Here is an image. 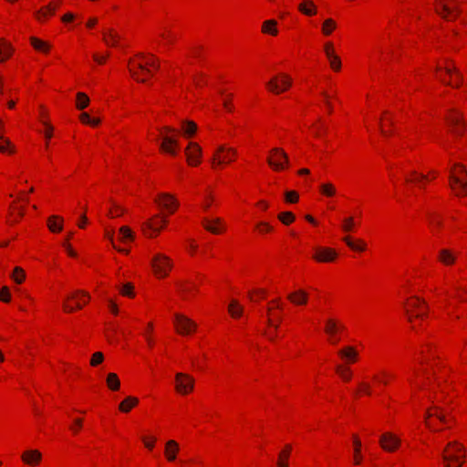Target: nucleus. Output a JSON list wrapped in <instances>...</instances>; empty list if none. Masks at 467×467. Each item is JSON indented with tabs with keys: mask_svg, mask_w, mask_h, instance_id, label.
Returning a JSON list of instances; mask_svg holds the SVG:
<instances>
[{
	"mask_svg": "<svg viewBox=\"0 0 467 467\" xmlns=\"http://www.w3.org/2000/svg\"><path fill=\"white\" fill-rule=\"evenodd\" d=\"M336 22L331 19L327 18L324 21L323 26H322V32L324 35L328 36L332 33V31L336 28Z\"/></svg>",
	"mask_w": 467,
	"mask_h": 467,
	"instance_id": "79ce46f5",
	"label": "nucleus"
},
{
	"mask_svg": "<svg viewBox=\"0 0 467 467\" xmlns=\"http://www.w3.org/2000/svg\"><path fill=\"white\" fill-rule=\"evenodd\" d=\"M343 241L347 244V245L355 251H364L365 244L362 241L354 242L350 237L346 236L343 238Z\"/></svg>",
	"mask_w": 467,
	"mask_h": 467,
	"instance_id": "c9c22d12",
	"label": "nucleus"
},
{
	"mask_svg": "<svg viewBox=\"0 0 467 467\" xmlns=\"http://www.w3.org/2000/svg\"><path fill=\"white\" fill-rule=\"evenodd\" d=\"M31 44L35 49L41 52L42 54H48L50 50V46L47 42L36 37H31Z\"/></svg>",
	"mask_w": 467,
	"mask_h": 467,
	"instance_id": "c756f323",
	"label": "nucleus"
},
{
	"mask_svg": "<svg viewBox=\"0 0 467 467\" xmlns=\"http://www.w3.org/2000/svg\"><path fill=\"white\" fill-rule=\"evenodd\" d=\"M271 152L275 156V159L269 157L267 162L274 170H282L285 168V165L288 164V157L282 149L275 148Z\"/></svg>",
	"mask_w": 467,
	"mask_h": 467,
	"instance_id": "0eeeda50",
	"label": "nucleus"
},
{
	"mask_svg": "<svg viewBox=\"0 0 467 467\" xmlns=\"http://www.w3.org/2000/svg\"><path fill=\"white\" fill-rule=\"evenodd\" d=\"M151 265L155 274L160 277L166 276L172 266L171 259L162 254H157L153 256Z\"/></svg>",
	"mask_w": 467,
	"mask_h": 467,
	"instance_id": "7ed1b4c3",
	"label": "nucleus"
},
{
	"mask_svg": "<svg viewBox=\"0 0 467 467\" xmlns=\"http://www.w3.org/2000/svg\"><path fill=\"white\" fill-rule=\"evenodd\" d=\"M104 359V356L101 352H96L93 354L92 358H91V360H90V364L91 366H97L99 364H100Z\"/></svg>",
	"mask_w": 467,
	"mask_h": 467,
	"instance_id": "5fc2aeb1",
	"label": "nucleus"
},
{
	"mask_svg": "<svg viewBox=\"0 0 467 467\" xmlns=\"http://www.w3.org/2000/svg\"><path fill=\"white\" fill-rule=\"evenodd\" d=\"M128 67L134 77L137 76V69L140 70L142 74L150 73L151 71L150 67L138 63L137 60H130Z\"/></svg>",
	"mask_w": 467,
	"mask_h": 467,
	"instance_id": "a878e982",
	"label": "nucleus"
},
{
	"mask_svg": "<svg viewBox=\"0 0 467 467\" xmlns=\"http://www.w3.org/2000/svg\"><path fill=\"white\" fill-rule=\"evenodd\" d=\"M222 223L220 218H215L212 222L205 220L203 222V226L206 230L213 234H218L220 232L219 228L215 227L213 224H220Z\"/></svg>",
	"mask_w": 467,
	"mask_h": 467,
	"instance_id": "a19ab883",
	"label": "nucleus"
},
{
	"mask_svg": "<svg viewBox=\"0 0 467 467\" xmlns=\"http://www.w3.org/2000/svg\"><path fill=\"white\" fill-rule=\"evenodd\" d=\"M134 239V234L132 231L128 226H122L119 229V240L123 243L128 241H132Z\"/></svg>",
	"mask_w": 467,
	"mask_h": 467,
	"instance_id": "e433bc0d",
	"label": "nucleus"
},
{
	"mask_svg": "<svg viewBox=\"0 0 467 467\" xmlns=\"http://www.w3.org/2000/svg\"><path fill=\"white\" fill-rule=\"evenodd\" d=\"M120 293L123 296H127L132 297L134 296L132 285L130 284V283H127V284L123 285L121 289H120Z\"/></svg>",
	"mask_w": 467,
	"mask_h": 467,
	"instance_id": "864d4df0",
	"label": "nucleus"
},
{
	"mask_svg": "<svg viewBox=\"0 0 467 467\" xmlns=\"http://www.w3.org/2000/svg\"><path fill=\"white\" fill-rule=\"evenodd\" d=\"M291 449L292 448H291L290 445H286L285 449L283 451L280 452L279 459H278V462H277V466L278 467H288L287 459L289 457Z\"/></svg>",
	"mask_w": 467,
	"mask_h": 467,
	"instance_id": "f704fd0d",
	"label": "nucleus"
},
{
	"mask_svg": "<svg viewBox=\"0 0 467 467\" xmlns=\"http://www.w3.org/2000/svg\"><path fill=\"white\" fill-rule=\"evenodd\" d=\"M330 66L334 70H338L341 67L340 60H331Z\"/></svg>",
	"mask_w": 467,
	"mask_h": 467,
	"instance_id": "774afa93",
	"label": "nucleus"
},
{
	"mask_svg": "<svg viewBox=\"0 0 467 467\" xmlns=\"http://www.w3.org/2000/svg\"><path fill=\"white\" fill-rule=\"evenodd\" d=\"M339 356L349 361H355L358 356V352L353 347H346L338 351Z\"/></svg>",
	"mask_w": 467,
	"mask_h": 467,
	"instance_id": "bb28decb",
	"label": "nucleus"
},
{
	"mask_svg": "<svg viewBox=\"0 0 467 467\" xmlns=\"http://www.w3.org/2000/svg\"><path fill=\"white\" fill-rule=\"evenodd\" d=\"M167 220L166 218H161L160 222L154 223L153 221L150 220L143 223V227L147 228L148 230L152 231L153 233H160V231L162 229V227L166 224Z\"/></svg>",
	"mask_w": 467,
	"mask_h": 467,
	"instance_id": "cd10ccee",
	"label": "nucleus"
},
{
	"mask_svg": "<svg viewBox=\"0 0 467 467\" xmlns=\"http://www.w3.org/2000/svg\"><path fill=\"white\" fill-rule=\"evenodd\" d=\"M43 124L47 128V131L45 133L46 139L49 140L52 137L53 127L50 124H48L47 122H46V121H43Z\"/></svg>",
	"mask_w": 467,
	"mask_h": 467,
	"instance_id": "69168bd1",
	"label": "nucleus"
},
{
	"mask_svg": "<svg viewBox=\"0 0 467 467\" xmlns=\"http://www.w3.org/2000/svg\"><path fill=\"white\" fill-rule=\"evenodd\" d=\"M287 298L294 305L303 306L307 302L308 294L302 289H298L293 293H290L287 296Z\"/></svg>",
	"mask_w": 467,
	"mask_h": 467,
	"instance_id": "dca6fc26",
	"label": "nucleus"
},
{
	"mask_svg": "<svg viewBox=\"0 0 467 467\" xmlns=\"http://www.w3.org/2000/svg\"><path fill=\"white\" fill-rule=\"evenodd\" d=\"M0 300L3 302L10 301V292L7 286H4L0 291Z\"/></svg>",
	"mask_w": 467,
	"mask_h": 467,
	"instance_id": "4d7b16f0",
	"label": "nucleus"
},
{
	"mask_svg": "<svg viewBox=\"0 0 467 467\" xmlns=\"http://www.w3.org/2000/svg\"><path fill=\"white\" fill-rule=\"evenodd\" d=\"M257 228L260 230V232H270L272 231V226L268 224L267 223L262 222L257 224Z\"/></svg>",
	"mask_w": 467,
	"mask_h": 467,
	"instance_id": "e2e57ef3",
	"label": "nucleus"
},
{
	"mask_svg": "<svg viewBox=\"0 0 467 467\" xmlns=\"http://www.w3.org/2000/svg\"><path fill=\"white\" fill-rule=\"evenodd\" d=\"M278 219L287 225L294 222L295 215L291 212H284L278 214Z\"/></svg>",
	"mask_w": 467,
	"mask_h": 467,
	"instance_id": "a18cd8bd",
	"label": "nucleus"
},
{
	"mask_svg": "<svg viewBox=\"0 0 467 467\" xmlns=\"http://www.w3.org/2000/svg\"><path fill=\"white\" fill-rule=\"evenodd\" d=\"M354 228V220L352 217L346 218L342 225V229L345 232H351Z\"/></svg>",
	"mask_w": 467,
	"mask_h": 467,
	"instance_id": "6e6d98bb",
	"label": "nucleus"
},
{
	"mask_svg": "<svg viewBox=\"0 0 467 467\" xmlns=\"http://www.w3.org/2000/svg\"><path fill=\"white\" fill-rule=\"evenodd\" d=\"M178 147V140L170 136H164L162 138V142L161 143V149L171 155L176 154V148Z\"/></svg>",
	"mask_w": 467,
	"mask_h": 467,
	"instance_id": "2eb2a0df",
	"label": "nucleus"
},
{
	"mask_svg": "<svg viewBox=\"0 0 467 467\" xmlns=\"http://www.w3.org/2000/svg\"><path fill=\"white\" fill-rule=\"evenodd\" d=\"M270 90L275 93L286 90L291 86V79L285 74L274 77L268 83Z\"/></svg>",
	"mask_w": 467,
	"mask_h": 467,
	"instance_id": "6e6552de",
	"label": "nucleus"
},
{
	"mask_svg": "<svg viewBox=\"0 0 467 467\" xmlns=\"http://www.w3.org/2000/svg\"><path fill=\"white\" fill-rule=\"evenodd\" d=\"M81 307H82V304L80 303V301H77L76 307H74L67 303H65L63 305L64 310L68 313L73 312L76 308L80 309Z\"/></svg>",
	"mask_w": 467,
	"mask_h": 467,
	"instance_id": "bf43d9fd",
	"label": "nucleus"
},
{
	"mask_svg": "<svg viewBox=\"0 0 467 467\" xmlns=\"http://www.w3.org/2000/svg\"><path fill=\"white\" fill-rule=\"evenodd\" d=\"M176 379V390L181 394H188L193 389L194 379L184 373H177L175 375Z\"/></svg>",
	"mask_w": 467,
	"mask_h": 467,
	"instance_id": "39448f33",
	"label": "nucleus"
},
{
	"mask_svg": "<svg viewBox=\"0 0 467 467\" xmlns=\"http://www.w3.org/2000/svg\"><path fill=\"white\" fill-rule=\"evenodd\" d=\"M107 385L111 390H118L120 386V381L115 373H109L107 376Z\"/></svg>",
	"mask_w": 467,
	"mask_h": 467,
	"instance_id": "72a5a7b5",
	"label": "nucleus"
},
{
	"mask_svg": "<svg viewBox=\"0 0 467 467\" xmlns=\"http://www.w3.org/2000/svg\"><path fill=\"white\" fill-rule=\"evenodd\" d=\"M354 446H355L354 462H355V464H359L361 462V456H360L361 442L357 437H354Z\"/></svg>",
	"mask_w": 467,
	"mask_h": 467,
	"instance_id": "c03bdc74",
	"label": "nucleus"
},
{
	"mask_svg": "<svg viewBox=\"0 0 467 467\" xmlns=\"http://www.w3.org/2000/svg\"><path fill=\"white\" fill-rule=\"evenodd\" d=\"M22 461L30 466L37 465L42 460V454L38 450L31 449L23 452Z\"/></svg>",
	"mask_w": 467,
	"mask_h": 467,
	"instance_id": "ddd939ff",
	"label": "nucleus"
},
{
	"mask_svg": "<svg viewBox=\"0 0 467 467\" xmlns=\"http://www.w3.org/2000/svg\"><path fill=\"white\" fill-rule=\"evenodd\" d=\"M236 154L237 153L234 149L220 146L213 154L212 164L215 167L216 165L229 163L234 160Z\"/></svg>",
	"mask_w": 467,
	"mask_h": 467,
	"instance_id": "20e7f679",
	"label": "nucleus"
},
{
	"mask_svg": "<svg viewBox=\"0 0 467 467\" xmlns=\"http://www.w3.org/2000/svg\"><path fill=\"white\" fill-rule=\"evenodd\" d=\"M78 295H81L83 298H80V303L86 304L89 300V296L84 291H76L74 294L69 296L67 299H75Z\"/></svg>",
	"mask_w": 467,
	"mask_h": 467,
	"instance_id": "3c124183",
	"label": "nucleus"
},
{
	"mask_svg": "<svg viewBox=\"0 0 467 467\" xmlns=\"http://www.w3.org/2000/svg\"><path fill=\"white\" fill-rule=\"evenodd\" d=\"M14 54L13 47L6 42L1 41L0 42V56L3 57V58H7L8 57L12 56Z\"/></svg>",
	"mask_w": 467,
	"mask_h": 467,
	"instance_id": "58836bf2",
	"label": "nucleus"
},
{
	"mask_svg": "<svg viewBox=\"0 0 467 467\" xmlns=\"http://www.w3.org/2000/svg\"><path fill=\"white\" fill-rule=\"evenodd\" d=\"M411 175L414 176L415 178L413 180H410V179H406L407 182H420L421 180H425L427 178L426 175L422 174V173H418L416 171H411Z\"/></svg>",
	"mask_w": 467,
	"mask_h": 467,
	"instance_id": "13d9d810",
	"label": "nucleus"
},
{
	"mask_svg": "<svg viewBox=\"0 0 467 467\" xmlns=\"http://www.w3.org/2000/svg\"><path fill=\"white\" fill-rule=\"evenodd\" d=\"M415 299H416V302H414L410 305L411 307H413L415 309H419L420 307V304H423L424 306L426 305L422 299H420L419 297H415Z\"/></svg>",
	"mask_w": 467,
	"mask_h": 467,
	"instance_id": "338daca9",
	"label": "nucleus"
},
{
	"mask_svg": "<svg viewBox=\"0 0 467 467\" xmlns=\"http://www.w3.org/2000/svg\"><path fill=\"white\" fill-rule=\"evenodd\" d=\"M139 402V400L135 397H127L122 402H120L119 409L122 412H129L134 406Z\"/></svg>",
	"mask_w": 467,
	"mask_h": 467,
	"instance_id": "c85d7f7f",
	"label": "nucleus"
},
{
	"mask_svg": "<svg viewBox=\"0 0 467 467\" xmlns=\"http://www.w3.org/2000/svg\"><path fill=\"white\" fill-rule=\"evenodd\" d=\"M187 161L191 165H198L202 155L201 147L195 143L191 142L186 149Z\"/></svg>",
	"mask_w": 467,
	"mask_h": 467,
	"instance_id": "f8f14e48",
	"label": "nucleus"
},
{
	"mask_svg": "<svg viewBox=\"0 0 467 467\" xmlns=\"http://www.w3.org/2000/svg\"><path fill=\"white\" fill-rule=\"evenodd\" d=\"M320 191L327 196H333L336 193V189L331 183H324L320 186Z\"/></svg>",
	"mask_w": 467,
	"mask_h": 467,
	"instance_id": "de8ad7c7",
	"label": "nucleus"
},
{
	"mask_svg": "<svg viewBox=\"0 0 467 467\" xmlns=\"http://www.w3.org/2000/svg\"><path fill=\"white\" fill-rule=\"evenodd\" d=\"M178 451L179 444L175 441L170 440L166 442L165 456L169 462L175 461Z\"/></svg>",
	"mask_w": 467,
	"mask_h": 467,
	"instance_id": "6ab92c4d",
	"label": "nucleus"
},
{
	"mask_svg": "<svg viewBox=\"0 0 467 467\" xmlns=\"http://www.w3.org/2000/svg\"><path fill=\"white\" fill-rule=\"evenodd\" d=\"M435 416L437 417L441 422L446 423L447 419L443 413H432L428 411L426 414V419H429L430 417Z\"/></svg>",
	"mask_w": 467,
	"mask_h": 467,
	"instance_id": "680f3d73",
	"label": "nucleus"
},
{
	"mask_svg": "<svg viewBox=\"0 0 467 467\" xmlns=\"http://www.w3.org/2000/svg\"><path fill=\"white\" fill-rule=\"evenodd\" d=\"M325 53H326L327 58H335V59L340 58V56L342 55V54L337 53L333 45L330 43L326 44Z\"/></svg>",
	"mask_w": 467,
	"mask_h": 467,
	"instance_id": "37998d69",
	"label": "nucleus"
},
{
	"mask_svg": "<svg viewBox=\"0 0 467 467\" xmlns=\"http://www.w3.org/2000/svg\"><path fill=\"white\" fill-rule=\"evenodd\" d=\"M285 202L295 203L298 201V194L295 191H287L285 192Z\"/></svg>",
	"mask_w": 467,
	"mask_h": 467,
	"instance_id": "8fccbe9b",
	"label": "nucleus"
},
{
	"mask_svg": "<svg viewBox=\"0 0 467 467\" xmlns=\"http://www.w3.org/2000/svg\"><path fill=\"white\" fill-rule=\"evenodd\" d=\"M447 120L449 121V123L454 127L453 129V132L456 134V135H462V130L458 128V126L462 125V129L464 128V122H463V119H462V116L461 114H458V115H451L450 117L447 118Z\"/></svg>",
	"mask_w": 467,
	"mask_h": 467,
	"instance_id": "5701e85b",
	"label": "nucleus"
},
{
	"mask_svg": "<svg viewBox=\"0 0 467 467\" xmlns=\"http://www.w3.org/2000/svg\"><path fill=\"white\" fill-rule=\"evenodd\" d=\"M337 372L339 374V376L344 379V380H349L350 378H351V373L349 371L348 368H344L342 366H337Z\"/></svg>",
	"mask_w": 467,
	"mask_h": 467,
	"instance_id": "09e8293b",
	"label": "nucleus"
},
{
	"mask_svg": "<svg viewBox=\"0 0 467 467\" xmlns=\"http://www.w3.org/2000/svg\"><path fill=\"white\" fill-rule=\"evenodd\" d=\"M182 133L186 137H192L197 130V125L192 120L182 121Z\"/></svg>",
	"mask_w": 467,
	"mask_h": 467,
	"instance_id": "7c9ffc66",
	"label": "nucleus"
},
{
	"mask_svg": "<svg viewBox=\"0 0 467 467\" xmlns=\"http://www.w3.org/2000/svg\"><path fill=\"white\" fill-rule=\"evenodd\" d=\"M435 12L445 20H453L461 13L458 0H435Z\"/></svg>",
	"mask_w": 467,
	"mask_h": 467,
	"instance_id": "f03ea898",
	"label": "nucleus"
},
{
	"mask_svg": "<svg viewBox=\"0 0 467 467\" xmlns=\"http://www.w3.org/2000/svg\"><path fill=\"white\" fill-rule=\"evenodd\" d=\"M78 295H81L83 298H80V303L86 304L89 300V296L84 291H76L74 294L69 296L67 299H75Z\"/></svg>",
	"mask_w": 467,
	"mask_h": 467,
	"instance_id": "603ef678",
	"label": "nucleus"
},
{
	"mask_svg": "<svg viewBox=\"0 0 467 467\" xmlns=\"http://www.w3.org/2000/svg\"><path fill=\"white\" fill-rule=\"evenodd\" d=\"M406 314L408 316V320L410 322H412L413 317L422 318L423 317L426 316L425 312H422V313L420 312V313H418L417 315L413 316L409 310H406Z\"/></svg>",
	"mask_w": 467,
	"mask_h": 467,
	"instance_id": "0e129e2a",
	"label": "nucleus"
},
{
	"mask_svg": "<svg viewBox=\"0 0 467 467\" xmlns=\"http://www.w3.org/2000/svg\"><path fill=\"white\" fill-rule=\"evenodd\" d=\"M439 261L445 265H451L454 264L456 260L455 254L450 249H441L439 252Z\"/></svg>",
	"mask_w": 467,
	"mask_h": 467,
	"instance_id": "412c9836",
	"label": "nucleus"
},
{
	"mask_svg": "<svg viewBox=\"0 0 467 467\" xmlns=\"http://www.w3.org/2000/svg\"><path fill=\"white\" fill-rule=\"evenodd\" d=\"M276 24L275 20H266L263 24L262 31L265 34L275 36L277 35Z\"/></svg>",
	"mask_w": 467,
	"mask_h": 467,
	"instance_id": "2f4dec72",
	"label": "nucleus"
},
{
	"mask_svg": "<svg viewBox=\"0 0 467 467\" xmlns=\"http://www.w3.org/2000/svg\"><path fill=\"white\" fill-rule=\"evenodd\" d=\"M174 323L177 331L182 335L190 334L191 332L194 331L197 327L195 322L181 314L175 315Z\"/></svg>",
	"mask_w": 467,
	"mask_h": 467,
	"instance_id": "423d86ee",
	"label": "nucleus"
},
{
	"mask_svg": "<svg viewBox=\"0 0 467 467\" xmlns=\"http://www.w3.org/2000/svg\"><path fill=\"white\" fill-rule=\"evenodd\" d=\"M451 187L455 192L457 196L464 195L467 193V179H462L455 173L451 172L450 175Z\"/></svg>",
	"mask_w": 467,
	"mask_h": 467,
	"instance_id": "9b49d317",
	"label": "nucleus"
},
{
	"mask_svg": "<svg viewBox=\"0 0 467 467\" xmlns=\"http://www.w3.org/2000/svg\"><path fill=\"white\" fill-rule=\"evenodd\" d=\"M379 443L383 450L394 451L400 444V440L391 432H386L379 438Z\"/></svg>",
	"mask_w": 467,
	"mask_h": 467,
	"instance_id": "1a4fd4ad",
	"label": "nucleus"
},
{
	"mask_svg": "<svg viewBox=\"0 0 467 467\" xmlns=\"http://www.w3.org/2000/svg\"><path fill=\"white\" fill-rule=\"evenodd\" d=\"M26 277V275H25V272L22 268L20 267H16L14 269V273L12 275V278L17 283V284H21L24 279Z\"/></svg>",
	"mask_w": 467,
	"mask_h": 467,
	"instance_id": "49530a36",
	"label": "nucleus"
},
{
	"mask_svg": "<svg viewBox=\"0 0 467 467\" xmlns=\"http://www.w3.org/2000/svg\"><path fill=\"white\" fill-rule=\"evenodd\" d=\"M455 167L459 169V174H456L457 176H460L462 179H467V171L466 168L460 163L455 164Z\"/></svg>",
	"mask_w": 467,
	"mask_h": 467,
	"instance_id": "052dcab7",
	"label": "nucleus"
},
{
	"mask_svg": "<svg viewBox=\"0 0 467 467\" xmlns=\"http://www.w3.org/2000/svg\"><path fill=\"white\" fill-rule=\"evenodd\" d=\"M298 10L306 16H311L316 15L317 6L312 0H304L299 5Z\"/></svg>",
	"mask_w": 467,
	"mask_h": 467,
	"instance_id": "4be33fe9",
	"label": "nucleus"
},
{
	"mask_svg": "<svg viewBox=\"0 0 467 467\" xmlns=\"http://www.w3.org/2000/svg\"><path fill=\"white\" fill-rule=\"evenodd\" d=\"M177 287H178V290H179L180 294L182 295V298H184V299L188 298V296H189L190 292L192 291V289H195L194 285H190V284L186 281L185 282H178Z\"/></svg>",
	"mask_w": 467,
	"mask_h": 467,
	"instance_id": "473e14b6",
	"label": "nucleus"
},
{
	"mask_svg": "<svg viewBox=\"0 0 467 467\" xmlns=\"http://www.w3.org/2000/svg\"><path fill=\"white\" fill-rule=\"evenodd\" d=\"M159 36L163 40L166 45H171L175 42L177 35L168 27H162L160 30Z\"/></svg>",
	"mask_w": 467,
	"mask_h": 467,
	"instance_id": "b1692460",
	"label": "nucleus"
},
{
	"mask_svg": "<svg viewBox=\"0 0 467 467\" xmlns=\"http://www.w3.org/2000/svg\"><path fill=\"white\" fill-rule=\"evenodd\" d=\"M120 38L121 36L111 28L105 30L103 32V40L108 46H118V43L120 40Z\"/></svg>",
	"mask_w": 467,
	"mask_h": 467,
	"instance_id": "aec40b11",
	"label": "nucleus"
},
{
	"mask_svg": "<svg viewBox=\"0 0 467 467\" xmlns=\"http://www.w3.org/2000/svg\"><path fill=\"white\" fill-rule=\"evenodd\" d=\"M228 310L233 317H239L243 313V308L239 306L236 300H233L230 303Z\"/></svg>",
	"mask_w": 467,
	"mask_h": 467,
	"instance_id": "4c0bfd02",
	"label": "nucleus"
},
{
	"mask_svg": "<svg viewBox=\"0 0 467 467\" xmlns=\"http://www.w3.org/2000/svg\"><path fill=\"white\" fill-rule=\"evenodd\" d=\"M464 457L463 446L456 441L450 442L442 453L445 467H461L463 464Z\"/></svg>",
	"mask_w": 467,
	"mask_h": 467,
	"instance_id": "f257e3e1",
	"label": "nucleus"
},
{
	"mask_svg": "<svg viewBox=\"0 0 467 467\" xmlns=\"http://www.w3.org/2000/svg\"><path fill=\"white\" fill-rule=\"evenodd\" d=\"M336 257V251L327 247L317 248L314 255V258L318 262H331Z\"/></svg>",
	"mask_w": 467,
	"mask_h": 467,
	"instance_id": "4468645a",
	"label": "nucleus"
},
{
	"mask_svg": "<svg viewBox=\"0 0 467 467\" xmlns=\"http://www.w3.org/2000/svg\"><path fill=\"white\" fill-rule=\"evenodd\" d=\"M155 202L161 207L168 210L171 213H174L179 203L176 199L169 193H161Z\"/></svg>",
	"mask_w": 467,
	"mask_h": 467,
	"instance_id": "9d476101",
	"label": "nucleus"
},
{
	"mask_svg": "<svg viewBox=\"0 0 467 467\" xmlns=\"http://www.w3.org/2000/svg\"><path fill=\"white\" fill-rule=\"evenodd\" d=\"M338 322L335 319L329 318L326 322L325 332L330 337L331 343H337L338 338L336 337L338 332Z\"/></svg>",
	"mask_w": 467,
	"mask_h": 467,
	"instance_id": "f3484780",
	"label": "nucleus"
},
{
	"mask_svg": "<svg viewBox=\"0 0 467 467\" xmlns=\"http://www.w3.org/2000/svg\"><path fill=\"white\" fill-rule=\"evenodd\" d=\"M60 3L61 2L59 0H56L52 3H50L47 6L43 7L42 9L37 11L36 13V17L38 20H42L43 18H46L47 16L53 15L56 11V8L60 5Z\"/></svg>",
	"mask_w": 467,
	"mask_h": 467,
	"instance_id": "a211bd4d",
	"label": "nucleus"
},
{
	"mask_svg": "<svg viewBox=\"0 0 467 467\" xmlns=\"http://www.w3.org/2000/svg\"><path fill=\"white\" fill-rule=\"evenodd\" d=\"M88 103H89V99L85 93L78 92L77 94V108L78 109H83L87 108Z\"/></svg>",
	"mask_w": 467,
	"mask_h": 467,
	"instance_id": "ea45409f",
	"label": "nucleus"
},
{
	"mask_svg": "<svg viewBox=\"0 0 467 467\" xmlns=\"http://www.w3.org/2000/svg\"><path fill=\"white\" fill-rule=\"evenodd\" d=\"M63 219L59 216L53 215L47 220V227L53 233H57L63 229Z\"/></svg>",
	"mask_w": 467,
	"mask_h": 467,
	"instance_id": "393cba45",
	"label": "nucleus"
}]
</instances>
